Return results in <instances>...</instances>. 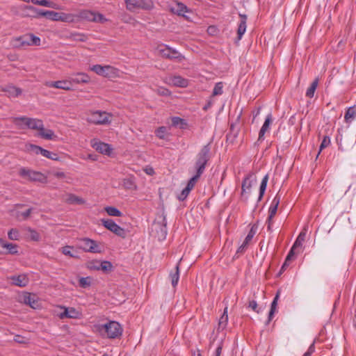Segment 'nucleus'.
Wrapping results in <instances>:
<instances>
[{"mask_svg": "<svg viewBox=\"0 0 356 356\" xmlns=\"http://www.w3.org/2000/svg\"><path fill=\"white\" fill-rule=\"evenodd\" d=\"M95 331L102 337L109 339H115L122 333L121 325L115 321H109L104 324H97L94 326Z\"/></svg>", "mask_w": 356, "mask_h": 356, "instance_id": "obj_1", "label": "nucleus"}, {"mask_svg": "<svg viewBox=\"0 0 356 356\" xmlns=\"http://www.w3.org/2000/svg\"><path fill=\"white\" fill-rule=\"evenodd\" d=\"M72 79L70 78L68 80H62L57 81H47L45 86L49 88H54L58 89H63L65 90H72Z\"/></svg>", "mask_w": 356, "mask_h": 356, "instance_id": "obj_16", "label": "nucleus"}, {"mask_svg": "<svg viewBox=\"0 0 356 356\" xmlns=\"http://www.w3.org/2000/svg\"><path fill=\"white\" fill-rule=\"evenodd\" d=\"M65 202L70 204L78 205L83 204L86 203L84 199L72 193H69L66 195Z\"/></svg>", "mask_w": 356, "mask_h": 356, "instance_id": "obj_26", "label": "nucleus"}, {"mask_svg": "<svg viewBox=\"0 0 356 356\" xmlns=\"http://www.w3.org/2000/svg\"><path fill=\"white\" fill-rule=\"evenodd\" d=\"M255 234V231L252 228L246 236L243 243L248 245Z\"/></svg>", "mask_w": 356, "mask_h": 356, "instance_id": "obj_52", "label": "nucleus"}, {"mask_svg": "<svg viewBox=\"0 0 356 356\" xmlns=\"http://www.w3.org/2000/svg\"><path fill=\"white\" fill-rule=\"evenodd\" d=\"M246 21L247 17L245 15H240V22L238 26L237 29V34H238V39L241 40L242 38V36L244 35V33L246 31Z\"/></svg>", "mask_w": 356, "mask_h": 356, "instance_id": "obj_25", "label": "nucleus"}, {"mask_svg": "<svg viewBox=\"0 0 356 356\" xmlns=\"http://www.w3.org/2000/svg\"><path fill=\"white\" fill-rule=\"evenodd\" d=\"M171 11L179 15H184L188 12V8L182 3H176L171 7Z\"/></svg>", "mask_w": 356, "mask_h": 356, "instance_id": "obj_29", "label": "nucleus"}, {"mask_svg": "<svg viewBox=\"0 0 356 356\" xmlns=\"http://www.w3.org/2000/svg\"><path fill=\"white\" fill-rule=\"evenodd\" d=\"M278 299H279V293H277L276 296H275L273 302H271L270 310L269 315H268L269 321H271L275 312L277 310Z\"/></svg>", "mask_w": 356, "mask_h": 356, "instance_id": "obj_36", "label": "nucleus"}, {"mask_svg": "<svg viewBox=\"0 0 356 356\" xmlns=\"http://www.w3.org/2000/svg\"><path fill=\"white\" fill-rule=\"evenodd\" d=\"M165 82L169 85L181 88H186L188 86V80L181 76L169 77Z\"/></svg>", "mask_w": 356, "mask_h": 356, "instance_id": "obj_18", "label": "nucleus"}, {"mask_svg": "<svg viewBox=\"0 0 356 356\" xmlns=\"http://www.w3.org/2000/svg\"><path fill=\"white\" fill-rule=\"evenodd\" d=\"M314 344H312L308 350H307V352L303 355V356H311L312 354L314 352Z\"/></svg>", "mask_w": 356, "mask_h": 356, "instance_id": "obj_61", "label": "nucleus"}, {"mask_svg": "<svg viewBox=\"0 0 356 356\" xmlns=\"http://www.w3.org/2000/svg\"><path fill=\"white\" fill-rule=\"evenodd\" d=\"M318 84V79L316 78L311 84L309 88L306 91V96L312 98L314 95L315 90Z\"/></svg>", "mask_w": 356, "mask_h": 356, "instance_id": "obj_33", "label": "nucleus"}, {"mask_svg": "<svg viewBox=\"0 0 356 356\" xmlns=\"http://www.w3.org/2000/svg\"><path fill=\"white\" fill-rule=\"evenodd\" d=\"M170 277L171 280V283L173 287H175L179 282V264H177L175 267V272L171 273L170 274Z\"/></svg>", "mask_w": 356, "mask_h": 356, "instance_id": "obj_31", "label": "nucleus"}, {"mask_svg": "<svg viewBox=\"0 0 356 356\" xmlns=\"http://www.w3.org/2000/svg\"><path fill=\"white\" fill-rule=\"evenodd\" d=\"M99 268H100V270L106 272L111 270L113 266L110 261H103L99 263Z\"/></svg>", "mask_w": 356, "mask_h": 356, "instance_id": "obj_45", "label": "nucleus"}, {"mask_svg": "<svg viewBox=\"0 0 356 356\" xmlns=\"http://www.w3.org/2000/svg\"><path fill=\"white\" fill-rule=\"evenodd\" d=\"M29 149L36 154H41V150H44L42 147L35 145H30Z\"/></svg>", "mask_w": 356, "mask_h": 356, "instance_id": "obj_55", "label": "nucleus"}, {"mask_svg": "<svg viewBox=\"0 0 356 356\" xmlns=\"http://www.w3.org/2000/svg\"><path fill=\"white\" fill-rule=\"evenodd\" d=\"M24 8L33 12L34 13L33 17H34L42 16L52 21L58 22L59 13L53 10H42L32 6H25Z\"/></svg>", "mask_w": 356, "mask_h": 356, "instance_id": "obj_11", "label": "nucleus"}, {"mask_svg": "<svg viewBox=\"0 0 356 356\" xmlns=\"http://www.w3.org/2000/svg\"><path fill=\"white\" fill-rule=\"evenodd\" d=\"M63 312L58 314L60 318H65L78 319L81 318L82 314L74 307H60Z\"/></svg>", "mask_w": 356, "mask_h": 356, "instance_id": "obj_15", "label": "nucleus"}, {"mask_svg": "<svg viewBox=\"0 0 356 356\" xmlns=\"http://www.w3.org/2000/svg\"><path fill=\"white\" fill-rule=\"evenodd\" d=\"M79 247L86 252L100 253L102 252V248L97 242L89 238L79 239Z\"/></svg>", "mask_w": 356, "mask_h": 356, "instance_id": "obj_8", "label": "nucleus"}, {"mask_svg": "<svg viewBox=\"0 0 356 356\" xmlns=\"http://www.w3.org/2000/svg\"><path fill=\"white\" fill-rule=\"evenodd\" d=\"M34 4L54 9H60V7L57 3L49 0H35Z\"/></svg>", "mask_w": 356, "mask_h": 356, "instance_id": "obj_30", "label": "nucleus"}, {"mask_svg": "<svg viewBox=\"0 0 356 356\" xmlns=\"http://www.w3.org/2000/svg\"><path fill=\"white\" fill-rule=\"evenodd\" d=\"M19 174L21 177L31 181H38L40 183L47 181V177L44 174L26 168H22L19 171Z\"/></svg>", "mask_w": 356, "mask_h": 356, "instance_id": "obj_9", "label": "nucleus"}, {"mask_svg": "<svg viewBox=\"0 0 356 356\" xmlns=\"http://www.w3.org/2000/svg\"><path fill=\"white\" fill-rule=\"evenodd\" d=\"M77 21V17L75 14L59 13L58 22L72 23Z\"/></svg>", "mask_w": 356, "mask_h": 356, "instance_id": "obj_28", "label": "nucleus"}, {"mask_svg": "<svg viewBox=\"0 0 356 356\" xmlns=\"http://www.w3.org/2000/svg\"><path fill=\"white\" fill-rule=\"evenodd\" d=\"M90 70L99 76L109 79L120 77V71L113 66L101 65H95L90 67Z\"/></svg>", "mask_w": 356, "mask_h": 356, "instance_id": "obj_5", "label": "nucleus"}, {"mask_svg": "<svg viewBox=\"0 0 356 356\" xmlns=\"http://www.w3.org/2000/svg\"><path fill=\"white\" fill-rule=\"evenodd\" d=\"M356 118V105L350 106L347 108L345 115L344 120L346 123L350 124Z\"/></svg>", "mask_w": 356, "mask_h": 356, "instance_id": "obj_27", "label": "nucleus"}, {"mask_svg": "<svg viewBox=\"0 0 356 356\" xmlns=\"http://www.w3.org/2000/svg\"><path fill=\"white\" fill-rule=\"evenodd\" d=\"M13 122L19 129H31L38 131L42 128L43 122L41 120L27 117L14 118Z\"/></svg>", "mask_w": 356, "mask_h": 356, "instance_id": "obj_3", "label": "nucleus"}, {"mask_svg": "<svg viewBox=\"0 0 356 356\" xmlns=\"http://www.w3.org/2000/svg\"><path fill=\"white\" fill-rule=\"evenodd\" d=\"M222 345L219 344L218 346V347L216 348L214 356H220L221 353H222Z\"/></svg>", "mask_w": 356, "mask_h": 356, "instance_id": "obj_63", "label": "nucleus"}, {"mask_svg": "<svg viewBox=\"0 0 356 356\" xmlns=\"http://www.w3.org/2000/svg\"><path fill=\"white\" fill-rule=\"evenodd\" d=\"M228 321V315H227V307H226L224 309V312L221 316L219 320V325L224 327L226 326L227 323Z\"/></svg>", "mask_w": 356, "mask_h": 356, "instance_id": "obj_47", "label": "nucleus"}, {"mask_svg": "<svg viewBox=\"0 0 356 356\" xmlns=\"http://www.w3.org/2000/svg\"><path fill=\"white\" fill-rule=\"evenodd\" d=\"M256 181L255 177L252 174H248L243 179L242 183L241 194L249 193L253 182Z\"/></svg>", "mask_w": 356, "mask_h": 356, "instance_id": "obj_19", "label": "nucleus"}, {"mask_svg": "<svg viewBox=\"0 0 356 356\" xmlns=\"http://www.w3.org/2000/svg\"><path fill=\"white\" fill-rule=\"evenodd\" d=\"M330 144V138L329 136H325L321 142L320 146V151H321L323 148L327 147Z\"/></svg>", "mask_w": 356, "mask_h": 356, "instance_id": "obj_54", "label": "nucleus"}, {"mask_svg": "<svg viewBox=\"0 0 356 356\" xmlns=\"http://www.w3.org/2000/svg\"><path fill=\"white\" fill-rule=\"evenodd\" d=\"M10 280L13 284L20 287L26 286L29 282V278L24 274L12 276Z\"/></svg>", "mask_w": 356, "mask_h": 356, "instance_id": "obj_21", "label": "nucleus"}, {"mask_svg": "<svg viewBox=\"0 0 356 356\" xmlns=\"http://www.w3.org/2000/svg\"><path fill=\"white\" fill-rule=\"evenodd\" d=\"M305 232H300L298 236L297 237L296 241L294 242L293 247L294 248H301L302 245V243L305 239Z\"/></svg>", "mask_w": 356, "mask_h": 356, "instance_id": "obj_39", "label": "nucleus"}, {"mask_svg": "<svg viewBox=\"0 0 356 356\" xmlns=\"http://www.w3.org/2000/svg\"><path fill=\"white\" fill-rule=\"evenodd\" d=\"M27 231L29 232V234H30L29 236L32 241H38L40 240V234L35 230L29 227V228H27Z\"/></svg>", "mask_w": 356, "mask_h": 356, "instance_id": "obj_49", "label": "nucleus"}, {"mask_svg": "<svg viewBox=\"0 0 356 356\" xmlns=\"http://www.w3.org/2000/svg\"><path fill=\"white\" fill-rule=\"evenodd\" d=\"M60 251L63 254L68 256L70 257H72V258L76 257V252H74V251L73 246H70V245L64 246L60 249Z\"/></svg>", "mask_w": 356, "mask_h": 356, "instance_id": "obj_34", "label": "nucleus"}, {"mask_svg": "<svg viewBox=\"0 0 356 356\" xmlns=\"http://www.w3.org/2000/svg\"><path fill=\"white\" fill-rule=\"evenodd\" d=\"M156 92L158 95H161V96L167 97V96H170L171 95V92L168 89H167L164 87L158 88L156 89Z\"/></svg>", "mask_w": 356, "mask_h": 356, "instance_id": "obj_51", "label": "nucleus"}, {"mask_svg": "<svg viewBox=\"0 0 356 356\" xmlns=\"http://www.w3.org/2000/svg\"><path fill=\"white\" fill-rule=\"evenodd\" d=\"M70 38L74 41L85 42L87 40V35L80 33H72L70 34Z\"/></svg>", "mask_w": 356, "mask_h": 356, "instance_id": "obj_37", "label": "nucleus"}, {"mask_svg": "<svg viewBox=\"0 0 356 356\" xmlns=\"http://www.w3.org/2000/svg\"><path fill=\"white\" fill-rule=\"evenodd\" d=\"M126 8L131 12H135L139 9H150L153 6L151 0H124Z\"/></svg>", "mask_w": 356, "mask_h": 356, "instance_id": "obj_10", "label": "nucleus"}, {"mask_svg": "<svg viewBox=\"0 0 356 356\" xmlns=\"http://www.w3.org/2000/svg\"><path fill=\"white\" fill-rule=\"evenodd\" d=\"M102 224L109 231L122 238L126 236V232L124 228L116 224L112 219H102Z\"/></svg>", "mask_w": 356, "mask_h": 356, "instance_id": "obj_12", "label": "nucleus"}, {"mask_svg": "<svg viewBox=\"0 0 356 356\" xmlns=\"http://www.w3.org/2000/svg\"><path fill=\"white\" fill-rule=\"evenodd\" d=\"M29 38L31 39V46H39L40 44V38L39 37L35 36L33 34L29 33Z\"/></svg>", "mask_w": 356, "mask_h": 356, "instance_id": "obj_50", "label": "nucleus"}, {"mask_svg": "<svg viewBox=\"0 0 356 356\" xmlns=\"http://www.w3.org/2000/svg\"><path fill=\"white\" fill-rule=\"evenodd\" d=\"M190 189L189 188H187L186 187H185L181 192V193L178 195V199L179 200H184L187 196L188 195V194L190 193Z\"/></svg>", "mask_w": 356, "mask_h": 356, "instance_id": "obj_53", "label": "nucleus"}, {"mask_svg": "<svg viewBox=\"0 0 356 356\" xmlns=\"http://www.w3.org/2000/svg\"><path fill=\"white\" fill-rule=\"evenodd\" d=\"M41 155H42L43 156L46 157L47 159H51L54 161L58 160V156L56 153L51 152L45 149H44V150H41Z\"/></svg>", "mask_w": 356, "mask_h": 356, "instance_id": "obj_44", "label": "nucleus"}, {"mask_svg": "<svg viewBox=\"0 0 356 356\" xmlns=\"http://www.w3.org/2000/svg\"><path fill=\"white\" fill-rule=\"evenodd\" d=\"M273 122V116L271 113H269L259 131L258 140L261 141L264 140V136L266 132L270 130V125Z\"/></svg>", "mask_w": 356, "mask_h": 356, "instance_id": "obj_20", "label": "nucleus"}, {"mask_svg": "<svg viewBox=\"0 0 356 356\" xmlns=\"http://www.w3.org/2000/svg\"><path fill=\"white\" fill-rule=\"evenodd\" d=\"M8 236L10 240L18 241L19 239V231L16 229H11L8 232Z\"/></svg>", "mask_w": 356, "mask_h": 356, "instance_id": "obj_48", "label": "nucleus"}, {"mask_svg": "<svg viewBox=\"0 0 356 356\" xmlns=\"http://www.w3.org/2000/svg\"><path fill=\"white\" fill-rule=\"evenodd\" d=\"M0 245L2 248L6 249L8 253L10 254H17L18 253V245L17 244L7 243L3 239L0 238Z\"/></svg>", "mask_w": 356, "mask_h": 356, "instance_id": "obj_24", "label": "nucleus"}, {"mask_svg": "<svg viewBox=\"0 0 356 356\" xmlns=\"http://www.w3.org/2000/svg\"><path fill=\"white\" fill-rule=\"evenodd\" d=\"M74 75L75 77H71L72 82L74 83H88L90 81V77L86 73L79 72Z\"/></svg>", "mask_w": 356, "mask_h": 356, "instance_id": "obj_23", "label": "nucleus"}, {"mask_svg": "<svg viewBox=\"0 0 356 356\" xmlns=\"http://www.w3.org/2000/svg\"><path fill=\"white\" fill-rule=\"evenodd\" d=\"M248 245L244 244L243 243L241 245V246L238 248L237 252L238 253H242L245 251V248Z\"/></svg>", "mask_w": 356, "mask_h": 356, "instance_id": "obj_64", "label": "nucleus"}, {"mask_svg": "<svg viewBox=\"0 0 356 356\" xmlns=\"http://www.w3.org/2000/svg\"><path fill=\"white\" fill-rule=\"evenodd\" d=\"M19 300L24 304L29 305L33 309L39 307L38 297L35 294L24 292L19 295Z\"/></svg>", "mask_w": 356, "mask_h": 356, "instance_id": "obj_14", "label": "nucleus"}, {"mask_svg": "<svg viewBox=\"0 0 356 356\" xmlns=\"http://www.w3.org/2000/svg\"><path fill=\"white\" fill-rule=\"evenodd\" d=\"M280 197L278 195H277L272 200V202L269 207V210H268L269 216L268 218V230L270 229L272 219L274 217V216L276 214V212L277 211V207L280 204Z\"/></svg>", "mask_w": 356, "mask_h": 356, "instance_id": "obj_17", "label": "nucleus"}, {"mask_svg": "<svg viewBox=\"0 0 356 356\" xmlns=\"http://www.w3.org/2000/svg\"><path fill=\"white\" fill-rule=\"evenodd\" d=\"M5 92L10 97H17L22 92V91L19 88H16L15 86H7L5 89Z\"/></svg>", "mask_w": 356, "mask_h": 356, "instance_id": "obj_32", "label": "nucleus"}, {"mask_svg": "<svg viewBox=\"0 0 356 356\" xmlns=\"http://www.w3.org/2000/svg\"><path fill=\"white\" fill-rule=\"evenodd\" d=\"M108 215L115 217H121L122 216V212L114 207H106L104 208Z\"/></svg>", "mask_w": 356, "mask_h": 356, "instance_id": "obj_35", "label": "nucleus"}, {"mask_svg": "<svg viewBox=\"0 0 356 356\" xmlns=\"http://www.w3.org/2000/svg\"><path fill=\"white\" fill-rule=\"evenodd\" d=\"M31 211H32V209H29L26 211H25L24 212L22 213L21 215L22 216L24 219H26L30 216V214L31 213Z\"/></svg>", "mask_w": 356, "mask_h": 356, "instance_id": "obj_62", "label": "nucleus"}, {"mask_svg": "<svg viewBox=\"0 0 356 356\" xmlns=\"http://www.w3.org/2000/svg\"><path fill=\"white\" fill-rule=\"evenodd\" d=\"M112 115L106 111H95L90 113L87 121L95 124H109L111 122Z\"/></svg>", "mask_w": 356, "mask_h": 356, "instance_id": "obj_6", "label": "nucleus"}, {"mask_svg": "<svg viewBox=\"0 0 356 356\" xmlns=\"http://www.w3.org/2000/svg\"><path fill=\"white\" fill-rule=\"evenodd\" d=\"M159 55L164 58L181 61L184 57L177 50L165 44H160L156 49Z\"/></svg>", "mask_w": 356, "mask_h": 356, "instance_id": "obj_4", "label": "nucleus"}, {"mask_svg": "<svg viewBox=\"0 0 356 356\" xmlns=\"http://www.w3.org/2000/svg\"><path fill=\"white\" fill-rule=\"evenodd\" d=\"M79 284L81 287H86L90 284L89 277H81L79 280Z\"/></svg>", "mask_w": 356, "mask_h": 356, "instance_id": "obj_56", "label": "nucleus"}, {"mask_svg": "<svg viewBox=\"0 0 356 356\" xmlns=\"http://www.w3.org/2000/svg\"><path fill=\"white\" fill-rule=\"evenodd\" d=\"M248 307L251 308L253 311L259 313V311L257 310V303L255 300L250 301Z\"/></svg>", "mask_w": 356, "mask_h": 356, "instance_id": "obj_60", "label": "nucleus"}, {"mask_svg": "<svg viewBox=\"0 0 356 356\" xmlns=\"http://www.w3.org/2000/svg\"><path fill=\"white\" fill-rule=\"evenodd\" d=\"M296 248H294L293 246L291 247L289 252L288 253L286 256V261H291L292 259H293L296 253Z\"/></svg>", "mask_w": 356, "mask_h": 356, "instance_id": "obj_58", "label": "nucleus"}, {"mask_svg": "<svg viewBox=\"0 0 356 356\" xmlns=\"http://www.w3.org/2000/svg\"><path fill=\"white\" fill-rule=\"evenodd\" d=\"M16 40L19 42L20 46H31V39L29 38V34L21 36L18 38Z\"/></svg>", "mask_w": 356, "mask_h": 356, "instance_id": "obj_43", "label": "nucleus"}, {"mask_svg": "<svg viewBox=\"0 0 356 356\" xmlns=\"http://www.w3.org/2000/svg\"><path fill=\"white\" fill-rule=\"evenodd\" d=\"M90 145L96 151L102 154L111 156L112 154V147L109 144L102 142L97 138H94L90 140Z\"/></svg>", "mask_w": 356, "mask_h": 356, "instance_id": "obj_13", "label": "nucleus"}, {"mask_svg": "<svg viewBox=\"0 0 356 356\" xmlns=\"http://www.w3.org/2000/svg\"><path fill=\"white\" fill-rule=\"evenodd\" d=\"M202 175H200L198 173H195V175L192 177L190 180L188 181L186 188L190 189V191L194 188L195 185L196 184L198 179Z\"/></svg>", "mask_w": 356, "mask_h": 356, "instance_id": "obj_42", "label": "nucleus"}, {"mask_svg": "<svg viewBox=\"0 0 356 356\" xmlns=\"http://www.w3.org/2000/svg\"><path fill=\"white\" fill-rule=\"evenodd\" d=\"M223 92V83L222 82H218L216 83L214 88L213 90V95H220Z\"/></svg>", "mask_w": 356, "mask_h": 356, "instance_id": "obj_46", "label": "nucleus"}, {"mask_svg": "<svg viewBox=\"0 0 356 356\" xmlns=\"http://www.w3.org/2000/svg\"><path fill=\"white\" fill-rule=\"evenodd\" d=\"M124 186L127 188L131 189L134 186V184L131 179H126L124 180Z\"/></svg>", "mask_w": 356, "mask_h": 356, "instance_id": "obj_59", "label": "nucleus"}, {"mask_svg": "<svg viewBox=\"0 0 356 356\" xmlns=\"http://www.w3.org/2000/svg\"><path fill=\"white\" fill-rule=\"evenodd\" d=\"M268 175H266L262 180H261V184H260V188H259V199H261L264 194V192L266 189V186H267V183H268Z\"/></svg>", "mask_w": 356, "mask_h": 356, "instance_id": "obj_38", "label": "nucleus"}, {"mask_svg": "<svg viewBox=\"0 0 356 356\" xmlns=\"http://www.w3.org/2000/svg\"><path fill=\"white\" fill-rule=\"evenodd\" d=\"M202 175H200L198 173H195V175L192 177L190 180L188 181L186 188L190 189V191L194 188L195 185L196 184L198 179Z\"/></svg>", "mask_w": 356, "mask_h": 356, "instance_id": "obj_41", "label": "nucleus"}, {"mask_svg": "<svg viewBox=\"0 0 356 356\" xmlns=\"http://www.w3.org/2000/svg\"><path fill=\"white\" fill-rule=\"evenodd\" d=\"M155 134L159 138L164 139L168 134V128L160 127L155 131Z\"/></svg>", "mask_w": 356, "mask_h": 356, "instance_id": "obj_40", "label": "nucleus"}, {"mask_svg": "<svg viewBox=\"0 0 356 356\" xmlns=\"http://www.w3.org/2000/svg\"><path fill=\"white\" fill-rule=\"evenodd\" d=\"M38 131V136L44 139L55 140L57 138L53 130L44 129L43 123L42 124V128L39 129Z\"/></svg>", "mask_w": 356, "mask_h": 356, "instance_id": "obj_22", "label": "nucleus"}, {"mask_svg": "<svg viewBox=\"0 0 356 356\" xmlns=\"http://www.w3.org/2000/svg\"><path fill=\"white\" fill-rule=\"evenodd\" d=\"M172 122L174 126L185 124L184 120L179 117H173L172 118Z\"/></svg>", "mask_w": 356, "mask_h": 356, "instance_id": "obj_57", "label": "nucleus"}, {"mask_svg": "<svg viewBox=\"0 0 356 356\" xmlns=\"http://www.w3.org/2000/svg\"><path fill=\"white\" fill-rule=\"evenodd\" d=\"M210 146L209 145H206L202 147L200 151L196 156V161L195 163V170L196 173L200 175H202L207 162L210 159Z\"/></svg>", "mask_w": 356, "mask_h": 356, "instance_id": "obj_2", "label": "nucleus"}, {"mask_svg": "<svg viewBox=\"0 0 356 356\" xmlns=\"http://www.w3.org/2000/svg\"><path fill=\"white\" fill-rule=\"evenodd\" d=\"M76 17L77 20L80 19L96 23L103 24L108 21L103 15L88 10H81Z\"/></svg>", "mask_w": 356, "mask_h": 356, "instance_id": "obj_7", "label": "nucleus"}]
</instances>
